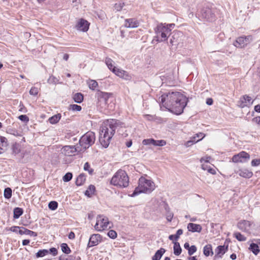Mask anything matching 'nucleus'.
Returning <instances> with one entry per match:
<instances>
[{"mask_svg": "<svg viewBox=\"0 0 260 260\" xmlns=\"http://www.w3.org/2000/svg\"><path fill=\"white\" fill-rule=\"evenodd\" d=\"M254 110L257 112L260 113V105H256L254 107Z\"/></svg>", "mask_w": 260, "mask_h": 260, "instance_id": "774afa93", "label": "nucleus"}, {"mask_svg": "<svg viewBox=\"0 0 260 260\" xmlns=\"http://www.w3.org/2000/svg\"><path fill=\"white\" fill-rule=\"evenodd\" d=\"M252 223L248 220H241L237 224L238 229L242 231L249 233L251 229Z\"/></svg>", "mask_w": 260, "mask_h": 260, "instance_id": "ddd939ff", "label": "nucleus"}, {"mask_svg": "<svg viewBox=\"0 0 260 260\" xmlns=\"http://www.w3.org/2000/svg\"><path fill=\"white\" fill-rule=\"evenodd\" d=\"M239 175L242 177L249 178L252 177L253 174L252 172L247 169H243L239 170Z\"/></svg>", "mask_w": 260, "mask_h": 260, "instance_id": "5701e85b", "label": "nucleus"}, {"mask_svg": "<svg viewBox=\"0 0 260 260\" xmlns=\"http://www.w3.org/2000/svg\"><path fill=\"white\" fill-rule=\"evenodd\" d=\"M173 217V214L172 213H169L167 215L166 218L168 221H171Z\"/></svg>", "mask_w": 260, "mask_h": 260, "instance_id": "0e129e2a", "label": "nucleus"}, {"mask_svg": "<svg viewBox=\"0 0 260 260\" xmlns=\"http://www.w3.org/2000/svg\"><path fill=\"white\" fill-rule=\"evenodd\" d=\"M198 141H199V140H197L196 138L194 137L191 139V140L186 142L185 145L186 147H189L191 146L193 144L197 143Z\"/></svg>", "mask_w": 260, "mask_h": 260, "instance_id": "c03bdc74", "label": "nucleus"}, {"mask_svg": "<svg viewBox=\"0 0 260 260\" xmlns=\"http://www.w3.org/2000/svg\"><path fill=\"white\" fill-rule=\"evenodd\" d=\"M8 146L7 139L5 137H0V154L6 150Z\"/></svg>", "mask_w": 260, "mask_h": 260, "instance_id": "412c9836", "label": "nucleus"}, {"mask_svg": "<svg viewBox=\"0 0 260 260\" xmlns=\"http://www.w3.org/2000/svg\"><path fill=\"white\" fill-rule=\"evenodd\" d=\"M12 149L14 153L15 154H17L20 152L19 146V145L15 144L13 145Z\"/></svg>", "mask_w": 260, "mask_h": 260, "instance_id": "864d4df0", "label": "nucleus"}, {"mask_svg": "<svg viewBox=\"0 0 260 260\" xmlns=\"http://www.w3.org/2000/svg\"><path fill=\"white\" fill-rule=\"evenodd\" d=\"M208 172L213 175H214L216 173V170L214 169L211 168V167L209 169Z\"/></svg>", "mask_w": 260, "mask_h": 260, "instance_id": "338daca9", "label": "nucleus"}, {"mask_svg": "<svg viewBox=\"0 0 260 260\" xmlns=\"http://www.w3.org/2000/svg\"><path fill=\"white\" fill-rule=\"evenodd\" d=\"M61 117V115L60 114H57L53 116L50 117L48 119L49 122L51 124H56L57 123Z\"/></svg>", "mask_w": 260, "mask_h": 260, "instance_id": "a878e982", "label": "nucleus"}, {"mask_svg": "<svg viewBox=\"0 0 260 260\" xmlns=\"http://www.w3.org/2000/svg\"><path fill=\"white\" fill-rule=\"evenodd\" d=\"M58 203L56 201H51L48 204V207L50 210H55L57 208Z\"/></svg>", "mask_w": 260, "mask_h": 260, "instance_id": "a19ab883", "label": "nucleus"}, {"mask_svg": "<svg viewBox=\"0 0 260 260\" xmlns=\"http://www.w3.org/2000/svg\"><path fill=\"white\" fill-rule=\"evenodd\" d=\"M112 72L117 76L125 79H127L129 77L126 72L121 69H117L116 67L113 68Z\"/></svg>", "mask_w": 260, "mask_h": 260, "instance_id": "f3484780", "label": "nucleus"}, {"mask_svg": "<svg viewBox=\"0 0 260 260\" xmlns=\"http://www.w3.org/2000/svg\"><path fill=\"white\" fill-rule=\"evenodd\" d=\"M187 229L189 231L191 232H198L200 233L202 231V228L201 225L195 224L193 223H189L187 225Z\"/></svg>", "mask_w": 260, "mask_h": 260, "instance_id": "6ab92c4d", "label": "nucleus"}, {"mask_svg": "<svg viewBox=\"0 0 260 260\" xmlns=\"http://www.w3.org/2000/svg\"><path fill=\"white\" fill-rule=\"evenodd\" d=\"M165 251L166 250L164 248H161L152 257V260H160Z\"/></svg>", "mask_w": 260, "mask_h": 260, "instance_id": "4be33fe9", "label": "nucleus"}, {"mask_svg": "<svg viewBox=\"0 0 260 260\" xmlns=\"http://www.w3.org/2000/svg\"><path fill=\"white\" fill-rule=\"evenodd\" d=\"M108 236L110 238L114 239L117 237V233L114 230H110L108 233Z\"/></svg>", "mask_w": 260, "mask_h": 260, "instance_id": "09e8293b", "label": "nucleus"}, {"mask_svg": "<svg viewBox=\"0 0 260 260\" xmlns=\"http://www.w3.org/2000/svg\"><path fill=\"white\" fill-rule=\"evenodd\" d=\"M101 242V236L99 234H93L90 237L88 244V247L97 245Z\"/></svg>", "mask_w": 260, "mask_h": 260, "instance_id": "2eb2a0df", "label": "nucleus"}, {"mask_svg": "<svg viewBox=\"0 0 260 260\" xmlns=\"http://www.w3.org/2000/svg\"><path fill=\"white\" fill-rule=\"evenodd\" d=\"M113 61L110 58L107 57L105 59V63L107 66L108 68L112 71V69L115 67L113 64Z\"/></svg>", "mask_w": 260, "mask_h": 260, "instance_id": "e433bc0d", "label": "nucleus"}, {"mask_svg": "<svg viewBox=\"0 0 260 260\" xmlns=\"http://www.w3.org/2000/svg\"><path fill=\"white\" fill-rule=\"evenodd\" d=\"M210 167H211L206 163H204L202 165V169L204 170H207L208 171Z\"/></svg>", "mask_w": 260, "mask_h": 260, "instance_id": "680f3d73", "label": "nucleus"}, {"mask_svg": "<svg viewBox=\"0 0 260 260\" xmlns=\"http://www.w3.org/2000/svg\"><path fill=\"white\" fill-rule=\"evenodd\" d=\"M95 187L93 185H90L85 192V195L90 197L94 192Z\"/></svg>", "mask_w": 260, "mask_h": 260, "instance_id": "cd10ccee", "label": "nucleus"}, {"mask_svg": "<svg viewBox=\"0 0 260 260\" xmlns=\"http://www.w3.org/2000/svg\"><path fill=\"white\" fill-rule=\"evenodd\" d=\"M23 211L22 208L16 207L14 209L13 217L15 219H17L23 214Z\"/></svg>", "mask_w": 260, "mask_h": 260, "instance_id": "bb28decb", "label": "nucleus"}, {"mask_svg": "<svg viewBox=\"0 0 260 260\" xmlns=\"http://www.w3.org/2000/svg\"><path fill=\"white\" fill-rule=\"evenodd\" d=\"M197 249L195 245H192L190 247L188 250V253L189 255H192L194 252H196Z\"/></svg>", "mask_w": 260, "mask_h": 260, "instance_id": "8fccbe9b", "label": "nucleus"}, {"mask_svg": "<svg viewBox=\"0 0 260 260\" xmlns=\"http://www.w3.org/2000/svg\"><path fill=\"white\" fill-rule=\"evenodd\" d=\"M70 110H72L73 111H80L81 110L82 108L80 106L76 104L70 105Z\"/></svg>", "mask_w": 260, "mask_h": 260, "instance_id": "79ce46f5", "label": "nucleus"}, {"mask_svg": "<svg viewBox=\"0 0 260 260\" xmlns=\"http://www.w3.org/2000/svg\"><path fill=\"white\" fill-rule=\"evenodd\" d=\"M73 98L75 102L81 103L83 100V95L81 93H76L74 94Z\"/></svg>", "mask_w": 260, "mask_h": 260, "instance_id": "c756f323", "label": "nucleus"}, {"mask_svg": "<svg viewBox=\"0 0 260 260\" xmlns=\"http://www.w3.org/2000/svg\"><path fill=\"white\" fill-rule=\"evenodd\" d=\"M250 159V155L245 151H241L237 154L234 155L232 157V161L235 163L246 162Z\"/></svg>", "mask_w": 260, "mask_h": 260, "instance_id": "f8f14e48", "label": "nucleus"}, {"mask_svg": "<svg viewBox=\"0 0 260 260\" xmlns=\"http://www.w3.org/2000/svg\"><path fill=\"white\" fill-rule=\"evenodd\" d=\"M249 249L255 255H257L259 252L258 245L255 243H252L250 244Z\"/></svg>", "mask_w": 260, "mask_h": 260, "instance_id": "2f4dec72", "label": "nucleus"}, {"mask_svg": "<svg viewBox=\"0 0 260 260\" xmlns=\"http://www.w3.org/2000/svg\"><path fill=\"white\" fill-rule=\"evenodd\" d=\"M86 180V176L84 174H81L77 178L76 184L77 186H81L84 183Z\"/></svg>", "mask_w": 260, "mask_h": 260, "instance_id": "393cba45", "label": "nucleus"}, {"mask_svg": "<svg viewBox=\"0 0 260 260\" xmlns=\"http://www.w3.org/2000/svg\"><path fill=\"white\" fill-rule=\"evenodd\" d=\"M29 93L31 95H37L38 93V89L35 87H32L29 91Z\"/></svg>", "mask_w": 260, "mask_h": 260, "instance_id": "5fc2aeb1", "label": "nucleus"}, {"mask_svg": "<svg viewBox=\"0 0 260 260\" xmlns=\"http://www.w3.org/2000/svg\"><path fill=\"white\" fill-rule=\"evenodd\" d=\"M198 15L201 19L212 21L215 18V10L208 7H204L198 12Z\"/></svg>", "mask_w": 260, "mask_h": 260, "instance_id": "1a4fd4ad", "label": "nucleus"}, {"mask_svg": "<svg viewBox=\"0 0 260 260\" xmlns=\"http://www.w3.org/2000/svg\"><path fill=\"white\" fill-rule=\"evenodd\" d=\"M20 229H21V226H13L10 228V231L14 233H18Z\"/></svg>", "mask_w": 260, "mask_h": 260, "instance_id": "13d9d810", "label": "nucleus"}, {"mask_svg": "<svg viewBox=\"0 0 260 260\" xmlns=\"http://www.w3.org/2000/svg\"><path fill=\"white\" fill-rule=\"evenodd\" d=\"M18 118L24 122H27L29 121V118L26 115H21L18 117Z\"/></svg>", "mask_w": 260, "mask_h": 260, "instance_id": "603ef678", "label": "nucleus"}, {"mask_svg": "<svg viewBox=\"0 0 260 260\" xmlns=\"http://www.w3.org/2000/svg\"><path fill=\"white\" fill-rule=\"evenodd\" d=\"M113 94L98 90L95 93V98L97 99V106L101 108H106L108 105L109 99L112 97Z\"/></svg>", "mask_w": 260, "mask_h": 260, "instance_id": "0eeeda50", "label": "nucleus"}, {"mask_svg": "<svg viewBox=\"0 0 260 260\" xmlns=\"http://www.w3.org/2000/svg\"><path fill=\"white\" fill-rule=\"evenodd\" d=\"M119 122L115 119L108 120L104 122L100 129L99 141L104 148H107L111 138L119 125Z\"/></svg>", "mask_w": 260, "mask_h": 260, "instance_id": "f03ea898", "label": "nucleus"}, {"mask_svg": "<svg viewBox=\"0 0 260 260\" xmlns=\"http://www.w3.org/2000/svg\"><path fill=\"white\" fill-rule=\"evenodd\" d=\"M252 121L260 125V116L253 118L252 119Z\"/></svg>", "mask_w": 260, "mask_h": 260, "instance_id": "69168bd1", "label": "nucleus"}, {"mask_svg": "<svg viewBox=\"0 0 260 260\" xmlns=\"http://www.w3.org/2000/svg\"><path fill=\"white\" fill-rule=\"evenodd\" d=\"M156 36L153 41L156 40L157 42H161L167 40L170 35L171 28L166 26V24L160 23L154 29Z\"/></svg>", "mask_w": 260, "mask_h": 260, "instance_id": "39448f33", "label": "nucleus"}, {"mask_svg": "<svg viewBox=\"0 0 260 260\" xmlns=\"http://www.w3.org/2000/svg\"><path fill=\"white\" fill-rule=\"evenodd\" d=\"M155 140L153 139H144L142 141V144L144 145H153L154 146Z\"/></svg>", "mask_w": 260, "mask_h": 260, "instance_id": "58836bf2", "label": "nucleus"}, {"mask_svg": "<svg viewBox=\"0 0 260 260\" xmlns=\"http://www.w3.org/2000/svg\"><path fill=\"white\" fill-rule=\"evenodd\" d=\"M252 41V37H240L234 42V45L237 48H243Z\"/></svg>", "mask_w": 260, "mask_h": 260, "instance_id": "9b49d317", "label": "nucleus"}, {"mask_svg": "<svg viewBox=\"0 0 260 260\" xmlns=\"http://www.w3.org/2000/svg\"><path fill=\"white\" fill-rule=\"evenodd\" d=\"M61 248L63 252L69 254L71 252V250L66 243H62L61 245Z\"/></svg>", "mask_w": 260, "mask_h": 260, "instance_id": "ea45409f", "label": "nucleus"}, {"mask_svg": "<svg viewBox=\"0 0 260 260\" xmlns=\"http://www.w3.org/2000/svg\"><path fill=\"white\" fill-rule=\"evenodd\" d=\"M253 101L250 96L247 95H244L241 98V104L242 107H248L251 106L253 104Z\"/></svg>", "mask_w": 260, "mask_h": 260, "instance_id": "a211bd4d", "label": "nucleus"}, {"mask_svg": "<svg viewBox=\"0 0 260 260\" xmlns=\"http://www.w3.org/2000/svg\"><path fill=\"white\" fill-rule=\"evenodd\" d=\"M80 151H82V149L75 146H64L60 150L61 153L66 156H74Z\"/></svg>", "mask_w": 260, "mask_h": 260, "instance_id": "9d476101", "label": "nucleus"}, {"mask_svg": "<svg viewBox=\"0 0 260 260\" xmlns=\"http://www.w3.org/2000/svg\"><path fill=\"white\" fill-rule=\"evenodd\" d=\"M215 252L217 255H223L225 253L224 246H218L215 250Z\"/></svg>", "mask_w": 260, "mask_h": 260, "instance_id": "4c0bfd02", "label": "nucleus"}, {"mask_svg": "<svg viewBox=\"0 0 260 260\" xmlns=\"http://www.w3.org/2000/svg\"><path fill=\"white\" fill-rule=\"evenodd\" d=\"M174 253L176 255H179L181 254L182 249L178 242H174Z\"/></svg>", "mask_w": 260, "mask_h": 260, "instance_id": "c85d7f7f", "label": "nucleus"}, {"mask_svg": "<svg viewBox=\"0 0 260 260\" xmlns=\"http://www.w3.org/2000/svg\"><path fill=\"white\" fill-rule=\"evenodd\" d=\"M9 131L10 132V134H12L14 135V136H20V135L19 134V132L15 130V129H10Z\"/></svg>", "mask_w": 260, "mask_h": 260, "instance_id": "052dcab7", "label": "nucleus"}, {"mask_svg": "<svg viewBox=\"0 0 260 260\" xmlns=\"http://www.w3.org/2000/svg\"><path fill=\"white\" fill-rule=\"evenodd\" d=\"M4 196L6 199H9L12 197V189L10 187H7L5 189L4 192Z\"/></svg>", "mask_w": 260, "mask_h": 260, "instance_id": "c9c22d12", "label": "nucleus"}, {"mask_svg": "<svg viewBox=\"0 0 260 260\" xmlns=\"http://www.w3.org/2000/svg\"><path fill=\"white\" fill-rule=\"evenodd\" d=\"M203 253L206 256L212 255L213 252L212 251V245L211 244H207L204 247Z\"/></svg>", "mask_w": 260, "mask_h": 260, "instance_id": "b1692460", "label": "nucleus"}, {"mask_svg": "<svg viewBox=\"0 0 260 260\" xmlns=\"http://www.w3.org/2000/svg\"><path fill=\"white\" fill-rule=\"evenodd\" d=\"M49 253V251L47 249L40 250L36 253V256L37 258L43 257Z\"/></svg>", "mask_w": 260, "mask_h": 260, "instance_id": "473e14b6", "label": "nucleus"}, {"mask_svg": "<svg viewBox=\"0 0 260 260\" xmlns=\"http://www.w3.org/2000/svg\"><path fill=\"white\" fill-rule=\"evenodd\" d=\"M183 234V231L181 229L178 230L176 234L175 235H171L169 237V239L170 240H176L177 241L178 238H179V236Z\"/></svg>", "mask_w": 260, "mask_h": 260, "instance_id": "7c9ffc66", "label": "nucleus"}, {"mask_svg": "<svg viewBox=\"0 0 260 260\" xmlns=\"http://www.w3.org/2000/svg\"><path fill=\"white\" fill-rule=\"evenodd\" d=\"M205 137V134L202 133H200L199 134H196V137H198L199 138L198 140H202L204 137Z\"/></svg>", "mask_w": 260, "mask_h": 260, "instance_id": "e2e57ef3", "label": "nucleus"}, {"mask_svg": "<svg viewBox=\"0 0 260 260\" xmlns=\"http://www.w3.org/2000/svg\"><path fill=\"white\" fill-rule=\"evenodd\" d=\"M88 85L89 88L92 90H94L95 88L98 86V83L95 80H90L88 82Z\"/></svg>", "mask_w": 260, "mask_h": 260, "instance_id": "72a5a7b5", "label": "nucleus"}, {"mask_svg": "<svg viewBox=\"0 0 260 260\" xmlns=\"http://www.w3.org/2000/svg\"><path fill=\"white\" fill-rule=\"evenodd\" d=\"M139 25V22L134 18L126 19L125 20L124 26L128 28H135Z\"/></svg>", "mask_w": 260, "mask_h": 260, "instance_id": "dca6fc26", "label": "nucleus"}, {"mask_svg": "<svg viewBox=\"0 0 260 260\" xmlns=\"http://www.w3.org/2000/svg\"><path fill=\"white\" fill-rule=\"evenodd\" d=\"M111 184L119 188H125L129 184V177L126 172L121 169L118 170L112 177Z\"/></svg>", "mask_w": 260, "mask_h": 260, "instance_id": "20e7f679", "label": "nucleus"}, {"mask_svg": "<svg viewBox=\"0 0 260 260\" xmlns=\"http://www.w3.org/2000/svg\"><path fill=\"white\" fill-rule=\"evenodd\" d=\"M47 82L49 84H56L58 82V80L56 77L51 76L48 78Z\"/></svg>", "mask_w": 260, "mask_h": 260, "instance_id": "de8ad7c7", "label": "nucleus"}, {"mask_svg": "<svg viewBox=\"0 0 260 260\" xmlns=\"http://www.w3.org/2000/svg\"><path fill=\"white\" fill-rule=\"evenodd\" d=\"M124 5V3H116L115 4L114 8L117 11H120L122 9Z\"/></svg>", "mask_w": 260, "mask_h": 260, "instance_id": "3c124183", "label": "nucleus"}, {"mask_svg": "<svg viewBox=\"0 0 260 260\" xmlns=\"http://www.w3.org/2000/svg\"><path fill=\"white\" fill-rule=\"evenodd\" d=\"M84 170L88 171L89 174L91 175L93 172V170L90 168V165L88 162H86L84 165Z\"/></svg>", "mask_w": 260, "mask_h": 260, "instance_id": "37998d69", "label": "nucleus"}, {"mask_svg": "<svg viewBox=\"0 0 260 260\" xmlns=\"http://www.w3.org/2000/svg\"><path fill=\"white\" fill-rule=\"evenodd\" d=\"M72 177H73V175L71 173H67L63 177V180L64 182H68L72 179Z\"/></svg>", "mask_w": 260, "mask_h": 260, "instance_id": "49530a36", "label": "nucleus"}, {"mask_svg": "<svg viewBox=\"0 0 260 260\" xmlns=\"http://www.w3.org/2000/svg\"><path fill=\"white\" fill-rule=\"evenodd\" d=\"M234 236L239 241H245L246 240V238L239 232L234 233Z\"/></svg>", "mask_w": 260, "mask_h": 260, "instance_id": "f704fd0d", "label": "nucleus"}, {"mask_svg": "<svg viewBox=\"0 0 260 260\" xmlns=\"http://www.w3.org/2000/svg\"><path fill=\"white\" fill-rule=\"evenodd\" d=\"M48 250L49 251V253H52L54 256L57 254V250L55 248H51Z\"/></svg>", "mask_w": 260, "mask_h": 260, "instance_id": "bf43d9fd", "label": "nucleus"}, {"mask_svg": "<svg viewBox=\"0 0 260 260\" xmlns=\"http://www.w3.org/2000/svg\"><path fill=\"white\" fill-rule=\"evenodd\" d=\"M95 134L92 132H88L82 136L80 140L79 144L82 151L86 150L94 143Z\"/></svg>", "mask_w": 260, "mask_h": 260, "instance_id": "423d86ee", "label": "nucleus"}, {"mask_svg": "<svg viewBox=\"0 0 260 260\" xmlns=\"http://www.w3.org/2000/svg\"><path fill=\"white\" fill-rule=\"evenodd\" d=\"M260 164L259 159H254L251 161V166L253 167L257 166Z\"/></svg>", "mask_w": 260, "mask_h": 260, "instance_id": "4d7b16f0", "label": "nucleus"}, {"mask_svg": "<svg viewBox=\"0 0 260 260\" xmlns=\"http://www.w3.org/2000/svg\"><path fill=\"white\" fill-rule=\"evenodd\" d=\"M111 223L107 217L103 215H99L96 217V222L94 225L95 229L98 231H103L111 228Z\"/></svg>", "mask_w": 260, "mask_h": 260, "instance_id": "6e6552de", "label": "nucleus"}, {"mask_svg": "<svg viewBox=\"0 0 260 260\" xmlns=\"http://www.w3.org/2000/svg\"><path fill=\"white\" fill-rule=\"evenodd\" d=\"M18 233L20 235H27L31 237H36L37 236V233L22 226H21V229H20V230H19Z\"/></svg>", "mask_w": 260, "mask_h": 260, "instance_id": "aec40b11", "label": "nucleus"}, {"mask_svg": "<svg viewBox=\"0 0 260 260\" xmlns=\"http://www.w3.org/2000/svg\"><path fill=\"white\" fill-rule=\"evenodd\" d=\"M76 27L78 30L86 31L88 29L89 24L86 20L81 19L77 24Z\"/></svg>", "mask_w": 260, "mask_h": 260, "instance_id": "4468645a", "label": "nucleus"}, {"mask_svg": "<svg viewBox=\"0 0 260 260\" xmlns=\"http://www.w3.org/2000/svg\"><path fill=\"white\" fill-rule=\"evenodd\" d=\"M211 159V157L209 156H206L205 157H203L200 159V162L202 163L203 161L205 162V163L207 164L209 162V160Z\"/></svg>", "mask_w": 260, "mask_h": 260, "instance_id": "6e6d98bb", "label": "nucleus"}, {"mask_svg": "<svg viewBox=\"0 0 260 260\" xmlns=\"http://www.w3.org/2000/svg\"><path fill=\"white\" fill-rule=\"evenodd\" d=\"M166 144V141L164 140H155L154 142V146H163Z\"/></svg>", "mask_w": 260, "mask_h": 260, "instance_id": "a18cd8bd", "label": "nucleus"}, {"mask_svg": "<svg viewBox=\"0 0 260 260\" xmlns=\"http://www.w3.org/2000/svg\"><path fill=\"white\" fill-rule=\"evenodd\" d=\"M155 188L154 183L151 180L141 177L139 180V186L136 187L131 197H135L140 193H150Z\"/></svg>", "mask_w": 260, "mask_h": 260, "instance_id": "7ed1b4c3", "label": "nucleus"}, {"mask_svg": "<svg viewBox=\"0 0 260 260\" xmlns=\"http://www.w3.org/2000/svg\"><path fill=\"white\" fill-rule=\"evenodd\" d=\"M160 100L163 106L176 115H180L183 112L188 103V99L177 91L164 93L160 97Z\"/></svg>", "mask_w": 260, "mask_h": 260, "instance_id": "f257e3e1", "label": "nucleus"}]
</instances>
